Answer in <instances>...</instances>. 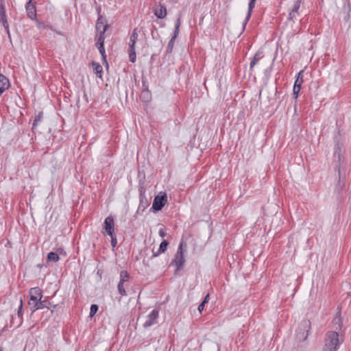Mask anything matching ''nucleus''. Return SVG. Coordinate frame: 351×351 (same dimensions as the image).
<instances>
[{
	"mask_svg": "<svg viewBox=\"0 0 351 351\" xmlns=\"http://www.w3.org/2000/svg\"><path fill=\"white\" fill-rule=\"evenodd\" d=\"M340 343L339 333L335 331H329L326 334L322 351H337Z\"/></svg>",
	"mask_w": 351,
	"mask_h": 351,
	"instance_id": "obj_1",
	"label": "nucleus"
},
{
	"mask_svg": "<svg viewBox=\"0 0 351 351\" xmlns=\"http://www.w3.org/2000/svg\"><path fill=\"white\" fill-rule=\"evenodd\" d=\"M300 330L297 332L296 337L298 341H303L307 339L308 331L311 328L309 320H303L300 324Z\"/></svg>",
	"mask_w": 351,
	"mask_h": 351,
	"instance_id": "obj_2",
	"label": "nucleus"
},
{
	"mask_svg": "<svg viewBox=\"0 0 351 351\" xmlns=\"http://www.w3.org/2000/svg\"><path fill=\"white\" fill-rule=\"evenodd\" d=\"M130 279V274L127 271H121L120 272V280L118 283L117 289L119 293L123 296L127 295L125 289L124 284L127 282Z\"/></svg>",
	"mask_w": 351,
	"mask_h": 351,
	"instance_id": "obj_3",
	"label": "nucleus"
},
{
	"mask_svg": "<svg viewBox=\"0 0 351 351\" xmlns=\"http://www.w3.org/2000/svg\"><path fill=\"white\" fill-rule=\"evenodd\" d=\"M184 262L185 260L183 255L182 243H181L176 254L175 258L173 260L172 264H174L176 266V270H179L182 267Z\"/></svg>",
	"mask_w": 351,
	"mask_h": 351,
	"instance_id": "obj_4",
	"label": "nucleus"
},
{
	"mask_svg": "<svg viewBox=\"0 0 351 351\" xmlns=\"http://www.w3.org/2000/svg\"><path fill=\"white\" fill-rule=\"evenodd\" d=\"M167 201V197L165 193L162 195H156L154 199L152 208L156 211L160 210L166 204Z\"/></svg>",
	"mask_w": 351,
	"mask_h": 351,
	"instance_id": "obj_5",
	"label": "nucleus"
},
{
	"mask_svg": "<svg viewBox=\"0 0 351 351\" xmlns=\"http://www.w3.org/2000/svg\"><path fill=\"white\" fill-rule=\"evenodd\" d=\"M29 304L32 306L34 304L42 299L43 295L41 289L39 287L32 288L29 291Z\"/></svg>",
	"mask_w": 351,
	"mask_h": 351,
	"instance_id": "obj_6",
	"label": "nucleus"
},
{
	"mask_svg": "<svg viewBox=\"0 0 351 351\" xmlns=\"http://www.w3.org/2000/svg\"><path fill=\"white\" fill-rule=\"evenodd\" d=\"M103 228L106 231L107 234H108L109 236H112V234H114V223L112 217L109 216L106 218L104 223Z\"/></svg>",
	"mask_w": 351,
	"mask_h": 351,
	"instance_id": "obj_7",
	"label": "nucleus"
},
{
	"mask_svg": "<svg viewBox=\"0 0 351 351\" xmlns=\"http://www.w3.org/2000/svg\"><path fill=\"white\" fill-rule=\"evenodd\" d=\"M25 9L27 15L31 20H34L36 19V9L34 3L32 2V1H29L26 3Z\"/></svg>",
	"mask_w": 351,
	"mask_h": 351,
	"instance_id": "obj_8",
	"label": "nucleus"
},
{
	"mask_svg": "<svg viewBox=\"0 0 351 351\" xmlns=\"http://www.w3.org/2000/svg\"><path fill=\"white\" fill-rule=\"evenodd\" d=\"M158 310L154 309L149 315L147 316V320L144 323V327H149L156 323L157 318L158 317Z\"/></svg>",
	"mask_w": 351,
	"mask_h": 351,
	"instance_id": "obj_9",
	"label": "nucleus"
},
{
	"mask_svg": "<svg viewBox=\"0 0 351 351\" xmlns=\"http://www.w3.org/2000/svg\"><path fill=\"white\" fill-rule=\"evenodd\" d=\"M180 25V19L178 18L177 20L176 24V27H175L174 35L171 38V40H169V42L168 43V49L169 51H171L173 49L175 39L176 38V37L178 36V33H179Z\"/></svg>",
	"mask_w": 351,
	"mask_h": 351,
	"instance_id": "obj_10",
	"label": "nucleus"
},
{
	"mask_svg": "<svg viewBox=\"0 0 351 351\" xmlns=\"http://www.w3.org/2000/svg\"><path fill=\"white\" fill-rule=\"evenodd\" d=\"M48 304H50V302L47 300H39L38 302H36L31 306V309L32 312L36 311L38 309H42L44 308H49V306Z\"/></svg>",
	"mask_w": 351,
	"mask_h": 351,
	"instance_id": "obj_11",
	"label": "nucleus"
},
{
	"mask_svg": "<svg viewBox=\"0 0 351 351\" xmlns=\"http://www.w3.org/2000/svg\"><path fill=\"white\" fill-rule=\"evenodd\" d=\"M0 23L3 25V26L4 27L8 35V37L10 38V29H9V25H8V20H7V16H6V14H5V12H1L0 13Z\"/></svg>",
	"mask_w": 351,
	"mask_h": 351,
	"instance_id": "obj_12",
	"label": "nucleus"
},
{
	"mask_svg": "<svg viewBox=\"0 0 351 351\" xmlns=\"http://www.w3.org/2000/svg\"><path fill=\"white\" fill-rule=\"evenodd\" d=\"M256 0H250V3H249V6H248V12H247V16L245 18V20L243 22V29H245V27L247 23V21H249L250 16H251V14H252V10H253V8H254L255 6V3H256Z\"/></svg>",
	"mask_w": 351,
	"mask_h": 351,
	"instance_id": "obj_13",
	"label": "nucleus"
},
{
	"mask_svg": "<svg viewBox=\"0 0 351 351\" xmlns=\"http://www.w3.org/2000/svg\"><path fill=\"white\" fill-rule=\"evenodd\" d=\"M300 3H301V0H297V1L295 2L293 8H292L291 12H289V20H292L293 18L295 17L296 14H298V10L300 8Z\"/></svg>",
	"mask_w": 351,
	"mask_h": 351,
	"instance_id": "obj_14",
	"label": "nucleus"
},
{
	"mask_svg": "<svg viewBox=\"0 0 351 351\" xmlns=\"http://www.w3.org/2000/svg\"><path fill=\"white\" fill-rule=\"evenodd\" d=\"M263 58V51H257L250 62V69H252V68L256 64V63Z\"/></svg>",
	"mask_w": 351,
	"mask_h": 351,
	"instance_id": "obj_15",
	"label": "nucleus"
},
{
	"mask_svg": "<svg viewBox=\"0 0 351 351\" xmlns=\"http://www.w3.org/2000/svg\"><path fill=\"white\" fill-rule=\"evenodd\" d=\"M155 15L159 19H163L167 15V11L165 6L160 5L159 8L155 10Z\"/></svg>",
	"mask_w": 351,
	"mask_h": 351,
	"instance_id": "obj_16",
	"label": "nucleus"
},
{
	"mask_svg": "<svg viewBox=\"0 0 351 351\" xmlns=\"http://www.w3.org/2000/svg\"><path fill=\"white\" fill-rule=\"evenodd\" d=\"M96 28L99 33L101 32V31H104V32H106V31L107 30L108 25L104 24L101 17H99L98 19L96 24Z\"/></svg>",
	"mask_w": 351,
	"mask_h": 351,
	"instance_id": "obj_17",
	"label": "nucleus"
},
{
	"mask_svg": "<svg viewBox=\"0 0 351 351\" xmlns=\"http://www.w3.org/2000/svg\"><path fill=\"white\" fill-rule=\"evenodd\" d=\"M138 34L137 33V28H134L130 38L129 47H135V43L138 39Z\"/></svg>",
	"mask_w": 351,
	"mask_h": 351,
	"instance_id": "obj_18",
	"label": "nucleus"
},
{
	"mask_svg": "<svg viewBox=\"0 0 351 351\" xmlns=\"http://www.w3.org/2000/svg\"><path fill=\"white\" fill-rule=\"evenodd\" d=\"M92 68L93 69L94 73L97 75V76L101 78L102 74L101 66L99 63L92 62Z\"/></svg>",
	"mask_w": 351,
	"mask_h": 351,
	"instance_id": "obj_19",
	"label": "nucleus"
},
{
	"mask_svg": "<svg viewBox=\"0 0 351 351\" xmlns=\"http://www.w3.org/2000/svg\"><path fill=\"white\" fill-rule=\"evenodd\" d=\"M168 242L164 240L160 245V247L157 252L154 254V256H158L160 254L165 252L167 250Z\"/></svg>",
	"mask_w": 351,
	"mask_h": 351,
	"instance_id": "obj_20",
	"label": "nucleus"
},
{
	"mask_svg": "<svg viewBox=\"0 0 351 351\" xmlns=\"http://www.w3.org/2000/svg\"><path fill=\"white\" fill-rule=\"evenodd\" d=\"M302 75V71L298 73V77L295 82L293 87L298 88V89L301 88V85L303 82Z\"/></svg>",
	"mask_w": 351,
	"mask_h": 351,
	"instance_id": "obj_21",
	"label": "nucleus"
},
{
	"mask_svg": "<svg viewBox=\"0 0 351 351\" xmlns=\"http://www.w3.org/2000/svg\"><path fill=\"white\" fill-rule=\"evenodd\" d=\"M128 52H129L130 60L132 62H134L136 61V52H135V47H129Z\"/></svg>",
	"mask_w": 351,
	"mask_h": 351,
	"instance_id": "obj_22",
	"label": "nucleus"
},
{
	"mask_svg": "<svg viewBox=\"0 0 351 351\" xmlns=\"http://www.w3.org/2000/svg\"><path fill=\"white\" fill-rule=\"evenodd\" d=\"M333 324L337 326L335 327L336 329H340L342 326V324H343V322H342V319L341 317L339 316V315H337L334 319H333Z\"/></svg>",
	"mask_w": 351,
	"mask_h": 351,
	"instance_id": "obj_23",
	"label": "nucleus"
},
{
	"mask_svg": "<svg viewBox=\"0 0 351 351\" xmlns=\"http://www.w3.org/2000/svg\"><path fill=\"white\" fill-rule=\"evenodd\" d=\"M104 34H105V32H104V31H101V32L99 33V34L98 35L97 38V43H96L97 46L101 45H104V40H105Z\"/></svg>",
	"mask_w": 351,
	"mask_h": 351,
	"instance_id": "obj_24",
	"label": "nucleus"
},
{
	"mask_svg": "<svg viewBox=\"0 0 351 351\" xmlns=\"http://www.w3.org/2000/svg\"><path fill=\"white\" fill-rule=\"evenodd\" d=\"M49 261L57 262L59 260V256L56 252H49L47 256Z\"/></svg>",
	"mask_w": 351,
	"mask_h": 351,
	"instance_id": "obj_25",
	"label": "nucleus"
},
{
	"mask_svg": "<svg viewBox=\"0 0 351 351\" xmlns=\"http://www.w3.org/2000/svg\"><path fill=\"white\" fill-rule=\"evenodd\" d=\"M97 47L98 50L99 51V53L101 55L103 60L104 62H106V52H105V49H104V45H97Z\"/></svg>",
	"mask_w": 351,
	"mask_h": 351,
	"instance_id": "obj_26",
	"label": "nucleus"
},
{
	"mask_svg": "<svg viewBox=\"0 0 351 351\" xmlns=\"http://www.w3.org/2000/svg\"><path fill=\"white\" fill-rule=\"evenodd\" d=\"M97 311H98V306L97 304H92L90 306L89 316L90 317H93L96 314Z\"/></svg>",
	"mask_w": 351,
	"mask_h": 351,
	"instance_id": "obj_27",
	"label": "nucleus"
},
{
	"mask_svg": "<svg viewBox=\"0 0 351 351\" xmlns=\"http://www.w3.org/2000/svg\"><path fill=\"white\" fill-rule=\"evenodd\" d=\"M141 97L143 99H147V100L149 99L150 97H151L149 91V90H143V92H142V94H141Z\"/></svg>",
	"mask_w": 351,
	"mask_h": 351,
	"instance_id": "obj_28",
	"label": "nucleus"
},
{
	"mask_svg": "<svg viewBox=\"0 0 351 351\" xmlns=\"http://www.w3.org/2000/svg\"><path fill=\"white\" fill-rule=\"evenodd\" d=\"M42 118H43L42 113H39L38 114V116L36 117V118L34 121V123H33V128H34L36 127V125L38 124V123L41 121Z\"/></svg>",
	"mask_w": 351,
	"mask_h": 351,
	"instance_id": "obj_29",
	"label": "nucleus"
},
{
	"mask_svg": "<svg viewBox=\"0 0 351 351\" xmlns=\"http://www.w3.org/2000/svg\"><path fill=\"white\" fill-rule=\"evenodd\" d=\"M147 206V204L145 202L144 203L143 202V200L141 199V202H140V204L138 206V210L137 212H139V211H144V210L145 209L146 206Z\"/></svg>",
	"mask_w": 351,
	"mask_h": 351,
	"instance_id": "obj_30",
	"label": "nucleus"
},
{
	"mask_svg": "<svg viewBox=\"0 0 351 351\" xmlns=\"http://www.w3.org/2000/svg\"><path fill=\"white\" fill-rule=\"evenodd\" d=\"M111 237V245L113 247H114L117 243V239L115 237L114 234H112V236H110Z\"/></svg>",
	"mask_w": 351,
	"mask_h": 351,
	"instance_id": "obj_31",
	"label": "nucleus"
},
{
	"mask_svg": "<svg viewBox=\"0 0 351 351\" xmlns=\"http://www.w3.org/2000/svg\"><path fill=\"white\" fill-rule=\"evenodd\" d=\"M5 12V5H4V3L3 1H0V13L1 12Z\"/></svg>",
	"mask_w": 351,
	"mask_h": 351,
	"instance_id": "obj_32",
	"label": "nucleus"
},
{
	"mask_svg": "<svg viewBox=\"0 0 351 351\" xmlns=\"http://www.w3.org/2000/svg\"><path fill=\"white\" fill-rule=\"evenodd\" d=\"M293 95L295 98L296 99L298 97V93L300 90V89H298V88L293 87Z\"/></svg>",
	"mask_w": 351,
	"mask_h": 351,
	"instance_id": "obj_33",
	"label": "nucleus"
},
{
	"mask_svg": "<svg viewBox=\"0 0 351 351\" xmlns=\"http://www.w3.org/2000/svg\"><path fill=\"white\" fill-rule=\"evenodd\" d=\"M159 235L160 237L164 238L166 236V232L163 229H160Z\"/></svg>",
	"mask_w": 351,
	"mask_h": 351,
	"instance_id": "obj_34",
	"label": "nucleus"
},
{
	"mask_svg": "<svg viewBox=\"0 0 351 351\" xmlns=\"http://www.w3.org/2000/svg\"><path fill=\"white\" fill-rule=\"evenodd\" d=\"M204 302H202L199 306H198V311L199 313H202V311L204 310Z\"/></svg>",
	"mask_w": 351,
	"mask_h": 351,
	"instance_id": "obj_35",
	"label": "nucleus"
},
{
	"mask_svg": "<svg viewBox=\"0 0 351 351\" xmlns=\"http://www.w3.org/2000/svg\"><path fill=\"white\" fill-rule=\"evenodd\" d=\"M208 300H209V294L208 293V294L205 296V298H204V300H203L202 302H204V304H206V303H208Z\"/></svg>",
	"mask_w": 351,
	"mask_h": 351,
	"instance_id": "obj_36",
	"label": "nucleus"
},
{
	"mask_svg": "<svg viewBox=\"0 0 351 351\" xmlns=\"http://www.w3.org/2000/svg\"><path fill=\"white\" fill-rule=\"evenodd\" d=\"M22 308H23V305H22V301L21 300V305H20L19 309V315H20V313H21Z\"/></svg>",
	"mask_w": 351,
	"mask_h": 351,
	"instance_id": "obj_37",
	"label": "nucleus"
},
{
	"mask_svg": "<svg viewBox=\"0 0 351 351\" xmlns=\"http://www.w3.org/2000/svg\"><path fill=\"white\" fill-rule=\"evenodd\" d=\"M143 90H148V87H147V86L145 84V82H143Z\"/></svg>",
	"mask_w": 351,
	"mask_h": 351,
	"instance_id": "obj_38",
	"label": "nucleus"
},
{
	"mask_svg": "<svg viewBox=\"0 0 351 351\" xmlns=\"http://www.w3.org/2000/svg\"><path fill=\"white\" fill-rule=\"evenodd\" d=\"M48 306L50 307V306H51L52 305H51V304L50 303V304H48Z\"/></svg>",
	"mask_w": 351,
	"mask_h": 351,
	"instance_id": "obj_39",
	"label": "nucleus"
},
{
	"mask_svg": "<svg viewBox=\"0 0 351 351\" xmlns=\"http://www.w3.org/2000/svg\"><path fill=\"white\" fill-rule=\"evenodd\" d=\"M0 351H3L1 348H0Z\"/></svg>",
	"mask_w": 351,
	"mask_h": 351,
	"instance_id": "obj_40",
	"label": "nucleus"
}]
</instances>
